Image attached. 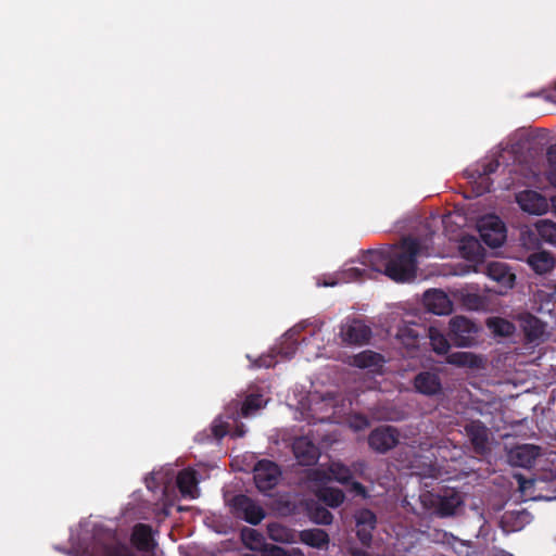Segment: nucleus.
I'll list each match as a JSON object with an SVG mask.
<instances>
[{
	"instance_id": "52",
	"label": "nucleus",
	"mask_w": 556,
	"mask_h": 556,
	"mask_svg": "<svg viewBox=\"0 0 556 556\" xmlns=\"http://www.w3.org/2000/svg\"><path fill=\"white\" fill-rule=\"evenodd\" d=\"M500 556H513V555H511V554H509V553H505V552H503V553H501V555H500Z\"/></svg>"
},
{
	"instance_id": "23",
	"label": "nucleus",
	"mask_w": 556,
	"mask_h": 556,
	"mask_svg": "<svg viewBox=\"0 0 556 556\" xmlns=\"http://www.w3.org/2000/svg\"><path fill=\"white\" fill-rule=\"evenodd\" d=\"M300 332L301 328L295 326L283 334L277 352L282 358L290 359L293 357L298 349Z\"/></svg>"
},
{
	"instance_id": "30",
	"label": "nucleus",
	"mask_w": 556,
	"mask_h": 556,
	"mask_svg": "<svg viewBox=\"0 0 556 556\" xmlns=\"http://www.w3.org/2000/svg\"><path fill=\"white\" fill-rule=\"evenodd\" d=\"M521 327L529 342L539 340L545 332L544 325L539 318L532 315H527L522 318Z\"/></svg>"
},
{
	"instance_id": "41",
	"label": "nucleus",
	"mask_w": 556,
	"mask_h": 556,
	"mask_svg": "<svg viewBox=\"0 0 556 556\" xmlns=\"http://www.w3.org/2000/svg\"><path fill=\"white\" fill-rule=\"evenodd\" d=\"M500 162L497 159H491L481 164V169L478 170L480 176H489L497 170Z\"/></svg>"
},
{
	"instance_id": "28",
	"label": "nucleus",
	"mask_w": 556,
	"mask_h": 556,
	"mask_svg": "<svg viewBox=\"0 0 556 556\" xmlns=\"http://www.w3.org/2000/svg\"><path fill=\"white\" fill-rule=\"evenodd\" d=\"M427 329L416 324H405L399 328L397 338L408 348L414 349L418 345V339L426 333Z\"/></svg>"
},
{
	"instance_id": "9",
	"label": "nucleus",
	"mask_w": 556,
	"mask_h": 556,
	"mask_svg": "<svg viewBox=\"0 0 556 556\" xmlns=\"http://www.w3.org/2000/svg\"><path fill=\"white\" fill-rule=\"evenodd\" d=\"M266 404L262 394L251 393L248 394L243 400L235 399L228 406L227 412L229 417H243L248 418L254 415L256 412L262 409Z\"/></svg>"
},
{
	"instance_id": "12",
	"label": "nucleus",
	"mask_w": 556,
	"mask_h": 556,
	"mask_svg": "<svg viewBox=\"0 0 556 556\" xmlns=\"http://www.w3.org/2000/svg\"><path fill=\"white\" fill-rule=\"evenodd\" d=\"M413 386L416 392L426 396H438L443 393L441 378L435 371H420L414 378Z\"/></svg>"
},
{
	"instance_id": "4",
	"label": "nucleus",
	"mask_w": 556,
	"mask_h": 556,
	"mask_svg": "<svg viewBox=\"0 0 556 556\" xmlns=\"http://www.w3.org/2000/svg\"><path fill=\"white\" fill-rule=\"evenodd\" d=\"M478 228L481 239L491 248H498L506 240V227L497 216L483 217L479 222Z\"/></svg>"
},
{
	"instance_id": "20",
	"label": "nucleus",
	"mask_w": 556,
	"mask_h": 556,
	"mask_svg": "<svg viewBox=\"0 0 556 556\" xmlns=\"http://www.w3.org/2000/svg\"><path fill=\"white\" fill-rule=\"evenodd\" d=\"M195 470L182 469L177 476V486L184 497L197 498L199 496L198 479Z\"/></svg>"
},
{
	"instance_id": "31",
	"label": "nucleus",
	"mask_w": 556,
	"mask_h": 556,
	"mask_svg": "<svg viewBox=\"0 0 556 556\" xmlns=\"http://www.w3.org/2000/svg\"><path fill=\"white\" fill-rule=\"evenodd\" d=\"M241 540L244 546L251 551L263 552L268 545L264 535L255 529L244 528L241 531Z\"/></svg>"
},
{
	"instance_id": "34",
	"label": "nucleus",
	"mask_w": 556,
	"mask_h": 556,
	"mask_svg": "<svg viewBox=\"0 0 556 556\" xmlns=\"http://www.w3.org/2000/svg\"><path fill=\"white\" fill-rule=\"evenodd\" d=\"M430 344L432 346V350L437 354H446L450 350V343L448 340L445 338V336L435 327H429L426 331Z\"/></svg>"
},
{
	"instance_id": "44",
	"label": "nucleus",
	"mask_w": 556,
	"mask_h": 556,
	"mask_svg": "<svg viewBox=\"0 0 556 556\" xmlns=\"http://www.w3.org/2000/svg\"><path fill=\"white\" fill-rule=\"evenodd\" d=\"M213 432L216 438H223L226 434V429L223 425H213Z\"/></svg>"
},
{
	"instance_id": "26",
	"label": "nucleus",
	"mask_w": 556,
	"mask_h": 556,
	"mask_svg": "<svg viewBox=\"0 0 556 556\" xmlns=\"http://www.w3.org/2000/svg\"><path fill=\"white\" fill-rule=\"evenodd\" d=\"M458 250L460 255L468 261L477 262L483 256V248L479 240L472 236L463 237Z\"/></svg>"
},
{
	"instance_id": "22",
	"label": "nucleus",
	"mask_w": 556,
	"mask_h": 556,
	"mask_svg": "<svg viewBox=\"0 0 556 556\" xmlns=\"http://www.w3.org/2000/svg\"><path fill=\"white\" fill-rule=\"evenodd\" d=\"M131 543L139 552L150 554L154 547L151 528L143 523L135 526L131 534Z\"/></svg>"
},
{
	"instance_id": "13",
	"label": "nucleus",
	"mask_w": 556,
	"mask_h": 556,
	"mask_svg": "<svg viewBox=\"0 0 556 556\" xmlns=\"http://www.w3.org/2000/svg\"><path fill=\"white\" fill-rule=\"evenodd\" d=\"M356 526V536L365 546H369L372 541V532L377 525L376 515L367 508L359 509L354 515Z\"/></svg>"
},
{
	"instance_id": "15",
	"label": "nucleus",
	"mask_w": 556,
	"mask_h": 556,
	"mask_svg": "<svg viewBox=\"0 0 556 556\" xmlns=\"http://www.w3.org/2000/svg\"><path fill=\"white\" fill-rule=\"evenodd\" d=\"M542 455V448L533 444H522L509 452V462L514 466L531 468L535 465L538 457Z\"/></svg>"
},
{
	"instance_id": "49",
	"label": "nucleus",
	"mask_w": 556,
	"mask_h": 556,
	"mask_svg": "<svg viewBox=\"0 0 556 556\" xmlns=\"http://www.w3.org/2000/svg\"><path fill=\"white\" fill-rule=\"evenodd\" d=\"M273 359L271 358H261L260 359V363L257 364L258 367H270L273 365Z\"/></svg>"
},
{
	"instance_id": "2",
	"label": "nucleus",
	"mask_w": 556,
	"mask_h": 556,
	"mask_svg": "<svg viewBox=\"0 0 556 556\" xmlns=\"http://www.w3.org/2000/svg\"><path fill=\"white\" fill-rule=\"evenodd\" d=\"M422 505L434 515L445 518L454 516L464 505V498L455 489H444L439 493H425L420 495Z\"/></svg>"
},
{
	"instance_id": "35",
	"label": "nucleus",
	"mask_w": 556,
	"mask_h": 556,
	"mask_svg": "<svg viewBox=\"0 0 556 556\" xmlns=\"http://www.w3.org/2000/svg\"><path fill=\"white\" fill-rule=\"evenodd\" d=\"M540 238L552 245H556V223L549 219H540L534 224Z\"/></svg>"
},
{
	"instance_id": "21",
	"label": "nucleus",
	"mask_w": 556,
	"mask_h": 556,
	"mask_svg": "<svg viewBox=\"0 0 556 556\" xmlns=\"http://www.w3.org/2000/svg\"><path fill=\"white\" fill-rule=\"evenodd\" d=\"M299 540L301 543L317 549H328L330 543L329 534L319 528L300 531Z\"/></svg>"
},
{
	"instance_id": "51",
	"label": "nucleus",
	"mask_w": 556,
	"mask_h": 556,
	"mask_svg": "<svg viewBox=\"0 0 556 556\" xmlns=\"http://www.w3.org/2000/svg\"><path fill=\"white\" fill-rule=\"evenodd\" d=\"M236 437H242L244 434V430L240 429V430H237L235 433H233Z\"/></svg>"
},
{
	"instance_id": "39",
	"label": "nucleus",
	"mask_w": 556,
	"mask_h": 556,
	"mask_svg": "<svg viewBox=\"0 0 556 556\" xmlns=\"http://www.w3.org/2000/svg\"><path fill=\"white\" fill-rule=\"evenodd\" d=\"M463 304L471 311H479L484 307L485 301L482 296L476 293H465L462 296Z\"/></svg>"
},
{
	"instance_id": "16",
	"label": "nucleus",
	"mask_w": 556,
	"mask_h": 556,
	"mask_svg": "<svg viewBox=\"0 0 556 556\" xmlns=\"http://www.w3.org/2000/svg\"><path fill=\"white\" fill-rule=\"evenodd\" d=\"M292 450L298 463L311 466L319 458V450L307 437H300L293 441Z\"/></svg>"
},
{
	"instance_id": "25",
	"label": "nucleus",
	"mask_w": 556,
	"mask_h": 556,
	"mask_svg": "<svg viewBox=\"0 0 556 556\" xmlns=\"http://www.w3.org/2000/svg\"><path fill=\"white\" fill-rule=\"evenodd\" d=\"M384 363V358L379 353L370 350L363 351L351 357L350 364L358 368H381Z\"/></svg>"
},
{
	"instance_id": "50",
	"label": "nucleus",
	"mask_w": 556,
	"mask_h": 556,
	"mask_svg": "<svg viewBox=\"0 0 556 556\" xmlns=\"http://www.w3.org/2000/svg\"><path fill=\"white\" fill-rule=\"evenodd\" d=\"M551 206L553 208V212L556 214V197L551 199Z\"/></svg>"
},
{
	"instance_id": "17",
	"label": "nucleus",
	"mask_w": 556,
	"mask_h": 556,
	"mask_svg": "<svg viewBox=\"0 0 556 556\" xmlns=\"http://www.w3.org/2000/svg\"><path fill=\"white\" fill-rule=\"evenodd\" d=\"M426 308L435 315H448L453 311V303L448 295L438 289L428 290L424 294Z\"/></svg>"
},
{
	"instance_id": "33",
	"label": "nucleus",
	"mask_w": 556,
	"mask_h": 556,
	"mask_svg": "<svg viewBox=\"0 0 556 556\" xmlns=\"http://www.w3.org/2000/svg\"><path fill=\"white\" fill-rule=\"evenodd\" d=\"M447 363L458 367L478 368L481 358L470 352H455L447 356Z\"/></svg>"
},
{
	"instance_id": "37",
	"label": "nucleus",
	"mask_w": 556,
	"mask_h": 556,
	"mask_svg": "<svg viewBox=\"0 0 556 556\" xmlns=\"http://www.w3.org/2000/svg\"><path fill=\"white\" fill-rule=\"evenodd\" d=\"M309 518L314 523L328 526L332 522V514L325 507L317 506L309 511Z\"/></svg>"
},
{
	"instance_id": "5",
	"label": "nucleus",
	"mask_w": 556,
	"mask_h": 556,
	"mask_svg": "<svg viewBox=\"0 0 556 556\" xmlns=\"http://www.w3.org/2000/svg\"><path fill=\"white\" fill-rule=\"evenodd\" d=\"M231 508L236 517L251 525H258L265 518L264 509L254 500L244 494L236 495L231 500Z\"/></svg>"
},
{
	"instance_id": "14",
	"label": "nucleus",
	"mask_w": 556,
	"mask_h": 556,
	"mask_svg": "<svg viewBox=\"0 0 556 556\" xmlns=\"http://www.w3.org/2000/svg\"><path fill=\"white\" fill-rule=\"evenodd\" d=\"M94 541L103 548L105 556H134L132 552L117 542L116 533L112 530L96 529Z\"/></svg>"
},
{
	"instance_id": "10",
	"label": "nucleus",
	"mask_w": 556,
	"mask_h": 556,
	"mask_svg": "<svg viewBox=\"0 0 556 556\" xmlns=\"http://www.w3.org/2000/svg\"><path fill=\"white\" fill-rule=\"evenodd\" d=\"M399 431L391 426H381L372 430L368 437L369 446L378 453H386L399 443Z\"/></svg>"
},
{
	"instance_id": "1",
	"label": "nucleus",
	"mask_w": 556,
	"mask_h": 556,
	"mask_svg": "<svg viewBox=\"0 0 556 556\" xmlns=\"http://www.w3.org/2000/svg\"><path fill=\"white\" fill-rule=\"evenodd\" d=\"M432 237H408L393 249L367 251L362 257V263L371 271L384 274L394 281H410L416 277L417 257L440 255L432 247Z\"/></svg>"
},
{
	"instance_id": "47",
	"label": "nucleus",
	"mask_w": 556,
	"mask_h": 556,
	"mask_svg": "<svg viewBox=\"0 0 556 556\" xmlns=\"http://www.w3.org/2000/svg\"><path fill=\"white\" fill-rule=\"evenodd\" d=\"M338 283H342V282L340 281V276L337 275L336 279L331 278L329 280H325L323 286H325V287H333V286H337Z\"/></svg>"
},
{
	"instance_id": "40",
	"label": "nucleus",
	"mask_w": 556,
	"mask_h": 556,
	"mask_svg": "<svg viewBox=\"0 0 556 556\" xmlns=\"http://www.w3.org/2000/svg\"><path fill=\"white\" fill-rule=\"evenodd\" d=\"M262 554L263 556H304L303 552L299 548L293 549L290 554L279 546L269 544L265 547Z\"/></svg>"
},
{
	"instance_id": "27",
	"label": "nucleus",
	"mask_w": 556,
	"mask_h": 556,
	"mask_svg": "<svg viewBox=\"0 0 556 556\" xmlns=\"http://www.w3.org/2000/svg\"><path fill=\"white\" fill-rule=\"evenodd\" d=\"M528 264L536 274H546L555 267V260L549 252L540 251L529 255Z\"/></svg>"
},
{
	"instance_id": "29",
	"label": "nucleus",
	"mask_w": 556,
	"mask_h": 556,
	"mask_svg": "<svg viewBox=\"0 0 556 556\" xmlns=\"http://www.w3.org/2000/svg\"><path fill=\"white\" fill-rule=\"evenodd\" d=\"M267 534L270 540L279 543L291 544L296 542V532L279 522L267 525Z\"/></svg>"
},
{
	"instance_id": "18",
	"label": "nucleus",
	"mask_w": 556,
	"mask_h": 556,
	"mask_svg": "<svg viewBox=\"0 0 556 556\" xmlns=\"http://www.w3.org/2000/svg\"><path fill=\"white\" fill-rule=\"evenodd\" d=\"M465 433L477 453L483 454L488 450L489 429L482 421L471 420L466 424Z\"/></svg>"
},
{
	"instance_id": "7",
	"label": "nucleus",
	"mask_w": 556,
	"mask_h": 556,
	"mask_svg": "<svg viewBox=\"0 0 556 556\" xmlns=\"http://www.w3.org/2000/svg\"><path fill=\"white\" fill-rule=\"evenodd\" d=\"M340 338L350 345L366 344L371 337V329L361 319H346L340 326Z\"/></svg>"
},
{
	"instance_id": "48",
	"label": "nucleus",
	"mask_w": 556,
	"mask_h": 556,
	"mask_svg": "<svg viewBox=\"0 0 556 556\" xmlns=\"http://www.w3.org/2000/svg\"><path fill=\"white\" fill-rule=\"evenodd\" d=\"M155 477L152 475L146 478V484L149 490H154L155 488Z\"/></svg>"
},
{
	"instance_id": "24",
	"label": "nucleus",
	"mask_w": 556,
	"mask_h": 556,
	"mask_svg": "<svg viewBox=\"0 0 556 556\" xmlns=\"http://www.w3.org/2000/svg\"><path fill=\"white\" fill-rule=\"evenodd\" d=\"M312 486L315 488L314 492L318 500L329 507L337 508L344 502L345 495L340 489L314 484Z\"/></svg>"
},
{
	"instance_id": "6",
	"label": "nucleus",
	"mask_w": 556,
	"mask_h": 556,
	"mask_svg": "<svg viewBox=\"0 0 556 556\" xmlns=\"http://www.w3.org/2000/svg\"><path fill=\"white\" fill-rule=\"evenodd\" d=\"M450 337L457 346H469L476 340L477 326L464 316H454L450 319Z\"/></svg>"
},
{
	"instance_id": "19",
	"label": "nucleus",
	"mask_w": 556,
	"mask_h": 556,
	"mask_svg": "<svg viewBox=\"0 0 556 556\" xmlns=\"http://www.w3.org/2000/svg\"><path fill=\"white\" fill-rule=\"evenodd\" d=\"M486 275L506 289L513 288L515 283V275L504 262H490L486 266Z\"/></svg>"
},
{
	"instance_id": "8",
	"label": "nucleus",
	"mask_w": 556,
	"mask_h": 556,
	"mask_svg": "<svg viewBox=\"0 0 556 556\" xmlns=\"http://www.w3.org/2000/svg\"><path fill=\"white\" fill-rule=\"evenodd\" d=\"M281 471L274 462L262 459L254 467V482L261 492L275 488L279 481Z\"/></svg>"
},
{
	"instance_id": "45",
	"label": "nucleus",
	"mask_w": 556,
	"mask_h": 556,
	"mask_svg": "<svg viewBox=\"0 0 556 556\" xmlns=\"http://www.w3.org/2000/svg\"><path fill=\"white\" fill-rule=\"evenodd\" d=\"M352 490L359 495H365L366 492L365 486L357 481L352 482Z\"/></svg>"
},
{
	"instance_id": "46",
	"label": "nucleus",
	"mask_w": 556,
	"mask_h": 556,
	"mask_svg": "<svg viewBox=\"0 0 556 556\" xmlns=\"http://www.w3.org/2000/svg\"><path fill=\"white\" fill-rule=\"evenodd\" d=\"M349 553L351 556H370L366 551L356 547L350 548Z\"/></svg>"
},
{
	"instance_id": "32",
	"label": "nucleus",
	"mask_w": 556,
	"mask_h": 556,
	"mask_svg": "<svg viewBox=\"0 0 556 556\" xmlns=\"http://www.w3.org/2000/svg\"><path fill=\"white\" fill-rule=\"evenodd\" d=\"M488 329L496 337H510L515 330V325L502 317H490L486 319Z\"/></svg>"
},
{
	"instance_id": "43",
	"label": "nucleus",
	"mask_w": 556,
	"mask_h": 556,
	"mask_svg": "<svg viewBox=\"0 0 556 556\" xmlns=\"http://www.w3.org/2000/svg\"><path fill=\"white\" fill-rule=\"evenodd\" d=\"M350 426L355 431H358L367 428L369 426V421L366 417L357 415L351 419Z\"/></svg>"
},
{
	"instance_id": "42",
	"label": "nucleus",
	"mask_w": 556,
	"mask_h": 556,
	"mask_svg": "<svg viewBox=\"0 0 556 556\" xmlns=\"http://www.w3.org/2000/svg\"><path fill=\"white\" fill-rule=\"evenodd\" d=\"M433 541L453 546L456 542H458V539L452 533H447L445 531H435Z\"/></svg>"
},
{
	"instance_id": "3",
	"label": "nucleus",
	"mask_w": 556,
	"mask_h": 556,
	"mask_svg": "<svg viewBox=\"0 0 556 556\" xmlns=\"http://www.w3.org/2000/svg\"><path fill=\"white\" fill-rule=\"evenodd\" d=\"M353 478L351 468L341 462H331L327 467L321 465L308 469L306 480L314 485H326L334 480L341 484H349Z\"/></svg>"
},
{
	"instance_id": "36",
	"label": "nucleus",
	"mask_w": 556,
	"mask_h": 556,
	"mask_svg": "<svg viewBox=\"0 0 556 556\" xmlns=\"http://www.w3.org/2000/svg\"><path fill=\"white\" fill-rule=\"evenodd\" d=\"M340 276V281L342 283L353 282V281H362L368 278H371L368 269L358 268V267H348L338 273Z\"/></svg>"
},
{
	"instance_id": "38",
	"label": "nucleus",
	"mask_w": 556,
	"mask_h": 556,
	"mask_svg": "<svg viewBox=\"0 0 556 556\" xmlns=\"http://www.w3.org/2000/svg\"><path fill=\"white\" fill-rule=\"evenodd\" d=\"M546 157L548 164L546 172L547 180L556 188V144L547 149Z\"/></svg>"
},
{
	"instance_id": "11",
	"label": "nucleus",
	"mask_w": 556,
	"mask_h": 556,
	"mask_svg": "<svg viewBox=\"0 0 556 556\" xmlns=\"http://www.w3.org/2000/svg\"><path fill=\"white\" fill-rule=\"evenodd\" d=\"M520 208L529 214L543 215L548 212L549 203L540 192L525 190L516 195Z\"/></svg>"
}]
</instances>
